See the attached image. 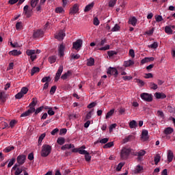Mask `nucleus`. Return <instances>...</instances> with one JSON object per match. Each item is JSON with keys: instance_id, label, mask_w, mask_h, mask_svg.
Instances as JSON below:
<instances>
[{"instance_id": "f257e3e1", "label": "nucleus", "mask_w": 175, "mask_h": 175, "mask_svg": "<svg viewBox=\"0 0 175 175\" xmlns=\"http://www.w3.org/2000/svg\"><path fill=\"white\" fill-rule=\"evenodd\" d=\"M51 146L49 144H44L42 147L41 157H43L44 158H46V157H49V155L51 154Z\"/></svg>"}, {"instance_id": "f03ea898", "label": "nucleus", "mask_w": 175, "mask_h": 175, "mask_svg": "<svg viewBox=\"0 0 175 175\" xmlns=\"http://www.w3.org/2000/svg\"><path fill=\"white\" fill-rule=\"evenodd\" d=\"M129 154H131V150L124 148L120 153L121 159L125 160L128 159V157H129Z\"/></svg>"}, {"instance_id": "7ed1b4c3", "label": "nucleus", "mask_w": 175, "mask_h": 175, "mask_svg": "<svg viewBox=\"0 0 175 175\" xmlns=\"http://www.w3.org/2000/svg\"><path fill=\"white\" fill-rule=\"evenodd\" d=\"M27 159V156L25 154H21L17 157L16 162L19 166L24 165L25 163V160Z\"/></svg>"}, {"instance_id": "20e7f679", "label": "nucleus", "mask_w": 175, "mask_h": 175, "mask_svg": "<svg viewBox=\"0 0 175 175\" xmlns=\"http://www.w3.org/2000/svg\"><path fill=\"white\" fill-rule=\"evenodd\" d=\"M23 14L26 16L27 18H29L32 16V10L29 9V5H26L23 8Z\"/></svg>"}, {"instance_id": "39448f33", "label": "nucleus", "mask_w": 175, "mask_h": 175, "mask_svg": "<svg viewBox=\"0 0 175 175\" xmlns=\"http://www.w3.org/2000/svg\"><path fill=\"white\" fill-rule=\"evenodd\" d=\"M141 98L146 102H152V95L148 93H142L141 94Z\"/></svg>"}, {"instance_id": "423d86ee", "label": "nucleus", "mask_w": 175, "mask_h": 175, "mask_svg": "<svg viewBox=\"0 0 175 175\" xmlns=\"http://www.w3.org/2000/svg\"><path fill=\"white\" fill-rule=\"evenodd\" d=\"M107 75H110V76H115V77L118 76V70H117V68L113 67H109L107 69Z\"/></svg>"}, {"instance_id": "0eeeda50", "label": "nucleus", "mask_w": 175, "mask_h": 175, "mask_svg": "<svg viewBox=\"0 0 175 175\" xmlns=\"http://www.w3.org/2000/svg\"><path fill=\"white\" fill-rule=\"evenodd\" d=\"M81 46H83V40H77L76 42L72 44V49L75 50H80L81 49Z\"/></svg>"}, {"instance_id": "6e6552de", "label": "nucleus", "mask_w": 175, "mask_h": 175, "mask_svg": "<svg viewBox=\"0 0 175 175\" xmlns=\"http://www.w3.org/2000/svg\"><path fill=\"white\" fill-rule=\"evenodd\" d=\"M62 72H64V66H59L55 77V81L59 80Z\"/></svg>"}, {"instance_id": "1a4fd4ad", "label": "nucleus", "mask_w": 175, "mask_h": 175, "mask_svg": "<svg viewBox=\"0 0 175 175\" xmlns=\"http://www.w3.org/2000/svg\"><path fill=\"white\" fill-rule=\"evenodd\" d=\"M18 164H15L14 166L12 167V170H16L14 172V175H20L23 173V167H19Z\"/></svg>"}, {"instance_id": "9d476101", "label": "nucleus", "mask_w": 175, "mask_h": 175, "mask_svg": "<svg viewBox=\"0 0 175 175\" xmlns=\"http://www.w3.org/2000/svg\"><path fill=\"white\" fill-rule=\"evenodd\" d=\"M64 38H65V32L62 30H60L59 33L55 36V38L57 39V40H64Z\"/></svg>"}, {"instance_id": "9b49d317", "label": "nucleus", "mask_w": 175, "mask_h": 175, "mask_svg": "<svg viewBox=\"0 0 175 175\" xmlns=\"http://www.w3.org/2000/svg\"><path fill=\"white\" fill-rule=\"evenodd\" d=\"M76 13H79V5L78 4H75L70 9V14H76Z\"/></svg>"}, {"instance_id": "f8f14e48", "label": "nucleus", "mask_w": 175, "mask_h": 175, "mask_svg": "<svg viewBox=\"0 0 175 175\" xmlns=\"http://www.w3.org/2000/svg\"><path fill=\"white\" fill-rule=\"evenodd\" d=\"M32 113H35V108H31V109H28L25 112H23L21 115V117H28V116H31Z\"/></svg>"}, {"instance_id": "ddd939ff", "label": "nucleus", "mask_w": 175, "mask_h": 175, "mask_svg": "<svg viewBox=\"0 0 175 175\" xmlns=\"http://www.w3.org/2000/svg\"><path fill=\"white\" fill-rule=\"evenodd\" d=\"M142 139L144 142H147L148 140V131L144 130L142 133Z\"/></svg>"}, {"instance_id": "4468645a", "label": "nucleus", "mask_w": 175, "mask_h": 175, "mask_svg": "<svg viewBox=\"0 0 175 175\" xmlns=\"http://www.w3.org/2000/svg\"><path fill=\"white\" fill-rule=\"evenodd\" d=\"M64 51H65V46H64V44H62L59 46V57H64V55H65Z\"/></svg>"}, {"instance_id": "2eb2a0df", "label": "nucleus", "mask_w": 175, "mask_h": 175, "mask_svg": "<svg viewBox=\"0 0 175 175\" xmlns=\"http://www.w3.org/2000/svg\"><path fill=\"white\" fill-rule=\"evenodd\" d=\"M36 105H38V99H36V98H33L31 103L29 105V109H35V106H36Z\"/></svg>"}, {"instance_id": "dca6fc26", "label": "nucleus", "mask_w": 175, "mask_h": 175, "mask_svg": "<svg viewBox=\"0 0 175 175\" xmlns=\"http://www.w3.org/2000/svg\"><path fill=\"white\" fill-rule=\"evenodd\" d=\"M173 158H174V154H173V152L172 150H168L167 152V161L168 163H170L172 161H173Z\"/></svg>"}, {"instance_id": "f3484780", "label": "nucleus", "mask_w": 175, "mask_h": 175, "mask_svg": "<svg viewBox=\"0 0 175 175\" xmlns=\"http://www.w3.org/2000/svg\"><path fill=\"white\" fill-rule=\"evenodd\" d=\"M154 96L157 99H165V98H166V94L164 93L156 92Z\"/></svg>"}, {"instance_id": "a211bd4d", "label": "nucleus", "mask_w": 175, "mask_h": 175, "mask_svg": "<svg viewBox=\"0 0 175 175\" xmlns=\"http://www.w3.org/2000/svg\"><path fill=\"white\" fill-rule=\"evenodd\" d=\"M43 31L37 30L33 32V38H40V36H43Z\"/></svg>"}, {"instance_id": "6ab92c4d", "label": "nucleus", "mask_w": 175, "mask_h": 175, "mask_svg": "<svg viewBox=\"0 0 175 175\" xmlns=\"http://www.w3.org/2000/svg\"><path fill=\"white\" fill-rule=\"evenodd\" d=\"M68 149H70V148H75V145L72 144H65L63 146H62L61 149L63 150V151H65V150H68Z\"/></svg>"}, {"instance_id": "aec40b11", "label": "nucleus", "mask_w": 175, "mask_h": 175, "mask_svg": "<svg viewBox=\"0 0 175 175\" xmlns=\"http://www.w3.org/2000/svg\"><path fill=\"white\" fill-rule=\"evenodd\" d=\"M129 24H131V25H133V27H135L136 23H137V19L136 18V17L133 16L131 18H129Z\"/></svg>"}, {"instance_id": "412c9836", "label": "nucleus", "mask_w": 175, "mask_h": 175, "mask_svg": "<svg viewBox=\"0 0 175 175\" xmlns=\"http://www.w3.org/2000/svg\"><path fill=\"white\" fill-rule=\"evenodd\" d=\"M8 98V94H5L3 92H0V99L1 102L5 103L6 102V99Z\"/></svg>"}, {"instance_id": "4be33fe9", "label": "nucleus", "mask_w": 175, "mask_h": 175, "mask_svg": "<svg viewBox=\"0 0 175 175\" xmlns=\"http://www.w3.org/2000/svg\"><path fill=\"white\" fill-rule=\"evenodd\" d=\"M133 65H135V62H133V60H128V61H125L124 62V66H125V68H128L129 66H132Z\"/></svg>"}, {"instance_id": "5701e85b", "label": "nucleus", "mask_w": 175, "mask_h": 175, "mask_svg": "<svg viewBox=\"0 0 175 175\" xmlns=\"http://www.w3.org/2000/svg\"><path fill=\"white\" fill-rule=\"evenodd\" d=\"M87 61V66H94V65H95V59L94 58L90 57Z\"/></svg>"}, {"instance_id": "b1692460", "label": "nucleus", "mask_w": 175, "mask_h": 175, "mask_svg": "<svg viewBox=\"0 0 175 175\" xmlns=\"http://www.w3.org/2000/svg\"><path fill=\"white\" fill-rule=\"evenodd\" d=\"M70 75H72V72H70V70H68V71H67V72H66L62 75L61 79L62 80H66V79H68V77H69V76H70Z\"/></svg>"}, {"instance_id": "393cba45", "label": "nucleus", "mask_w": 175, "mask_h": 175, "mask_svg": "<svg viewBox=\"0 0 175 175\" xmlns=\"http://www.w3.org/2000/svg\"><path fill=\"white\" fill-rule=\"evenodd\" d=\"M174 130L172 127H167L164 130L165 135H172L173 133Z\"/></svg>"}, {"instance_id": "a878e982", "label": "nucleus", "mask_w": 175, "mask_h": 175, "mask_svg": "<svg viewBox=\"0 0 175 175\" xmlns=\"http://www.w3.org/2000/svg\"><path fill=\"white\" fill-rule=\"evenodd\" d=\"M165 32L168 35H172V33H173V30L172 29V27H170V26H165Z\"/></svg>"}, {"instance_id": "bb28decb", "label": "nucleus", "mask_w": 175, "mask_h": 175, "mask_svg": "<svg viewBox=\"0 0 175 175\" xmlns=\"http://www.w3.org/2000/svg\"><path fill=\"white\" fill-rule=\"evenodd\" d=\"M150 61H154V57H145L141 61L142 64H146V62H150Z\"/></svg>"}, {"instance_id": "cd10ccee", "label": "nucleus", "mask_w": 175, "mask_h": 175, "mask_svg": "<svg viewBox=\"0 0 175 175\" xmlns=\"http://www.w3.org/2000/svg\"><path fill=\"white\" fill-rule=\"evenodd\" d=\"M154 164L158 165L159 162L161 161V155L159 154H157L154 157Z\"/></svg>"}, {"instance_id": "c85d7f7f", "label": "nucleus", "mask_w": 175, "mask_h": 175, "mask_svg": "<svg viewBox=\"0 0 175 175\" xmlns=\"http://www.w3.org/2000/svg\"><path fill=\"white\" fill-rule=\"evenodd\" d=\"M57 143L59 144V146H63L65 144V138L60 137L57 138Z\"/></svg>"}, {"instance_id": "c756f323", "label": "nucleus", "mask_w": 175, "mask_h": 175, "mask_svg": "<svg viewBox=\"0 0 175 175\" xmlns=\"http://www.w3.org/2000/svg\"><path fill=\"white\" fill-rule=\"evenodd\" d=\"M21 54V51L17 50H13L10 51V55H20Z\"/></svg>"}, {"instance_id": "7c9ffc66", "label": "nucleus", "mask_w": 175, "mask_h": 175, "mask_svg": "<svg viewBox=\"0 0 175 175\" xmlns=\"http://www.w3.org/2000/svg\"><path fill=\"white\" fill-rule=\"evenodd\" d=\"M40 71V68H39L38 67H33L31 69V76H33L35 73H38V72Z\"/></svg>"}, {"instance_id": "2f4dec72", "label": "nucleus", "mask_w": 175, "mask_h": 175, "mask_svg": "<svg viewBox=\"0 0 175 175\" xmlns=\"http://www.w3.org/2000/svg\"><path fill=\"white\" fill-rule=\"evenodd\" d=\"M129 126L132 129L133 128H136L137 126V122H136V120H132L129 122Z\"/></svg>"}, {"instance_id": "473e14b6", "label": "nucleus", "mask_w": 175, "mask_h": 175, "mask_svg": "<svg viewBox=\"0 0 175 175\" xmlns=\"http://www.w3.org/2000/svg\"><path fill=\"white\" fill-rule=\"evenodd\" d=\"M94 8V3H92L85 6L84 12H90Z\"/></svg>"}, {"instance_id": "72a5a7b5", "label": "nucleus", "mask_w": 175, "mask_h": 175, "mask_svg": "<svg viewBox=\"0 0 175 175\" xmlns=\"http://www.w3.org/2000/svg\"><path fill=\"white\" fill-rule=\"evenodd\" d=\"M39 3V0H30V5L31 8H36V5Z\"/></svg>"}, {"instance_id": "f704fd0d", "label": "nucleus", "mask_w": 175, "mask_h": 175, "mask_svg": "<svg viewBox=\"0 0 175 175\" xmlns=\"http://www.w3.org/2000/svg\"><path fill=\"white\" fill-rule=\"evenodd\" d=\"M149 87H150V90H157L158 89V85H157L154 82L149 83Z\"/></svg>"}, {"instance_id": "c9c22d12", "label": "nucleus", "mask_w": 175, "mask_h": 175, "mask_svg": "<svg viewBox=\"0 0 175 175\" xmlns=\"http://www.w3.org/2000/svg\"><path fill=\"white\" fill-rule=\"evenodd\" d=\"M43 109H44V107L41 106L37 108L36 109H35L34 116H38V114H39V113H40L43 110Z\"/></svg>"}, {"instance_id": "e433bc0d", "label": "nucleus", "mask_w": 175, "mask_h": 175, "mask_svg": "<svg viewBox=\"0 0 175 175\" xmlns=\"http://www.w3.org/2000/svg\"><path fill=\"white\" fill-rule=\"evenodd\" d=\"M114 114V109H111L109 112L107 113L105 118L107 120V118H110L111 116Z\"/></svg>"}, {"instance_id": "4c0bfd02", "label": "nucleus", "mask_w": 175, "mask_h": 175, "mask_svg": "<svg viewBox=\"0 0 175 175\" xmlns=\"http://www.w3.org/2000/svg\"><path fill=\"white\" fill-rule=\"evenodd\" d=\"M46 137V133H42L38 138V144H42V142H43V139Z\"/></svg>"}, {"instance_id": "58836bf2", "label": "nucleus", "mask_w": 175, "mask_h": 175, "mask_svg": "<svg viewBox=\"0 0 175 175\" xmlns=\"http://www.w3.org/2000/svg\"><path fill=\"white\" fill-rule=\"evenodd\" d=\"M8 126V123L4 121H0V129H5Z\"/></svg>"}, {"instance_id": "ea45409f", "label": "nucleus", "mask_w": 175, "mask_h": 175, "mask_svg": "<svg viewBox=\"0 0 175 175\" xmlns=\"http://www.w3.org/2000/svg\"><path fill=\"white\" fill-rule=\"evenodd\" d=\"M113 146H114V142H108L107 144L104 145L103 148H110L113 147Z\"/></svg>"}, {"instance_id": "a19ab883", "label": "nucleus", "mask_w": 175, "mask_h": 175, "mask_svg": "<svg viewBox=\"0 0 175 175\" xmlns=\"http://www.w3.org/2000/svg\"><path fill=\"white\" fill-rule=\"evenodd\" d=\"M57 61V57L56 56H51L49 57V62L50 64H54Z\"/></svg>"}, {"instance_id": "79ce46f5", "label": "nucleus", "mask_w": 175, "mask_h": 175, "mask_svg": "<svg viewBox=\"0 0 175 175\" xmlns=\"http://www.w3.org/2000/svg\"><path fill=\"white\" fill-rule=\"evenodd\" d=\"M116 3H117V0H110L109 3V8H114Z\"/></svg>"}, {"instance_id": "37998d69", "label": "nucleus", "mask_w": 175, "mask_h": 175, "mask_svg": "<svg viewBox=\"0 0 175 175\" xmlns=\"http://www.w3.org/2000/svg\"><path fill=\"white\" fill-rule=\"evenodd\" d=\"M120 25L118 24H116L114 27L111 29V32H117L120 29Z\"/></svg>"}, {"instance_id": "c03bdc74", "label": "nucleus", "mask_w": 175, "mask_h": 175, "mask_svg": "<svg viewBox=\"0 0 175 175\" xmlns=\"http://www.w3.org/2000/svg\"><path fill=\"white\" fill-rule=\"evenodd\" d=\"M35 53H36V51L35 50H29V49H28L26 51V54H27V55H29V57H31V55H33V54H35Z\"/></svg>"}, {"instance_id": "a18cd8bd", "label": "nucleus", "mask_w": 175, "mask_h": 175, "mask_svg": "<svg viewBox=\"0 0 175 175\" xmlns=\"http://www.w3.org/2000/svg\"><path fill=\"white\" fill-rule=\"evenodd\" d=\"M154 18H155L157 23H161V21H163V18H162V16H161V15H156L154 16Z\"/></svg>"}, {"instance_id": "49530a36", "label": "nucleus", "mask_w": 175, "mask_h": 175, "mask_svg": "<svg viewBox=\"0 0 175 175\" xmlns=\"http://www.w3.org/2000/svg\"><path fill=\"white\" fill-rule=\"evenodd\" d=\"M158 43L157 42H154L153 44L148 45V47L149 49H158Z\"/></svg>"}, {"instance_id": "de8ad7c7", "label": "nucleus", "mask_w": 175, "mask_h": 175, "mask_svg": "<svg viewBox=\"0 0 175 175\" xmlns=\"http://www.w3.org/2000/svg\"><path fill=\"white\" fill-rule=\"evenodd\" d=\"M85 159L86 162H90L91 161V156L90 155V152H87L85 154Z\"/></svg>"}, {"instance_id": "09e8293b", "label": "nucleus", "mask_w": 175, "mask_h": 175, "mask_svg": "<svg viewBox=\"0 0 175 175\" xmlns=\"http://www.w3.org/2000/svg\"><path fill=\"white\" fill-rule=\"evenodd\" d=\"M14 150V146H8L4 149V152H10V151H13Z\"/></svg>"}, {"instance_id": "8fccbe9b", "label": "nucleus", "mask_w": 175, "mask_h": 175, "mask_svg": "<svg viewBox=\"0 0 175 175\" xmlns=\"http://www.w3.org/2000/svg\"><path fill=\"white\" fill-rule=\"evenodd\" d=\"M23 28V22H17L16 24V29L17 30L22 29Z\"/></svg>"}, {"instance_id": "3c124183", "label": "nucleus", "mask_w": 175, "mask_h": 175, "mask_svg": "<svg viewBox=\"0 0 175 175\" xmlns=\"http://www.w3.org/2000/svg\"><path fill=\"white\" fill-rule=\"evenodd\" d=\"M109 57H114V55H117V52L115 51H109L107 53Z\"/></svg>"}, {"instance_id": "603ef678", "label": "nucleus", "mask_w": 175, "mask_h": 175, "mask_svg": "<svg viewBox=\"0 0 175 175\" xmlns=\"http://www.w3.org/2000/svg\"><path fill=\"white\" fill-rule=\"evenodd\" d=\"M55 91H57V86H52L50 90L51 95H54V94H55Z\"/></svg>"}, {"instance_id": "864d4df0", "label": "nucleus", "mask_w": 175, "mask_h": 175, "mask_svg": "<svg viewBox=\"0 0 175 175\" xmlns=\"http://www.w3.org/2000/svg\"><path fill=\"white\" fill-rule=\"evenodd\" d=\"M14 162H16V159L15 158H12L10 161L9 162L8 165V167H12V166H13V165H14Z\"/></svg>"}, {"instance_id": "5fc2aeb1", "label": "nucleus", "mask_w": 175, "mask_h": 175, "mask_svg": "<svg viewBox=\"0 0 175 175\" xmlns=\"http://www.w3.org/2000/svg\"><path fill=\"white\" fill-rule=\"evenodd\" d=\"M21 92L23 94L25 95L28 92V88L27 87H23L22 88Z\"/></svg>"}, {"instance_id": "6e6d98bb", "label": "nucleus", "mask_w": 175, "mask_h": 175, "mask_svg": "<svg viewBox=\"0 0 175 175\" xmlns=\"http://www.w3.org/2000/svg\"><path fill=\"white\" fill-rule=\"evenodd\" d=\"M133 139V135H129L126 138H124V143H127V142H131Z\"/></svg>"}, {"instance_id": "4d7b16f0", "label": "nucleus", "mask_w": 175, "mask_h": 175, "mask_svg": "<svg viewBox=\"0 0 175 175\" xmlns=\"http://www.w3.org/2000/svg\"><path fill=\"white\" fill-rule=\"evenodd\" d=\"M42 83H49L50 81V77H44L41 80Z\"/></svg>"}, {"instance_id": "13d9d810", "label": "nucleus", "mask_w": 175, "mask_h": 175, "mask_svg": "<svg viewBox=\"0 0 175 175\" xmlns=\"http://www.w3.org/2000/svg\"><path fill=\"white\" fill-rule=\"evenodd\" d=\"M23 96H24V94H23V93H21V92L17 93L15 95L16 99H21V98H23Z\"/></svg>"}, {"instance_id": "bf43d9fd", "label": "nucleus", "mask_w": 175, "mask_h": 175, "mask_svg": "<svg viewBox=\"0 0 175 175\" xmlns=\"http://www.w3.org/2000/svg\"><path fill=\"white\" fill-rule=\"evenodd\" d=\"M154 28H152L150 30H148L145 32L146 35H148L149 36H151V35H152V33H154Z\"/></svg>"}, {"instance_id": "052dcab7", "label": "nucleus", "mask_w": 175, "mask_h": 175, "mask_svg": "<svg viewBox=\"0 0 175 175\" xmlns=\"http://www.w3.org/2000/svg\"><path fill=\"white\" fill-rule=\"evenodd\" d=\"M137 157H144V155H146V151L142 150L137 152Z\"/></svg>"}, {"instance_id": "680f3d73", "label": "nucleus", "mask_w": 175, "mask_h": 175, "mask_svg": "<svg viewBox=\"0 0 175 175\" xmlns=\"http://www.w3.org/2000/svg\"><path fill=\"white\" fill-rule=\"evenodd\" d=\"M64 12V8L62 7H57L55 9V12L56 13H62Z\"/></svg>"}, {"instance_id": "e2e57ef3", "label": "nucleus", "mask_w": 175, "mask_h": 175, "mask_svg": "<svg viewBox=\"0 0 175 175\" xmlns=\"http://www.w3.org/2000/svg\"><path fill=\"white\" fill-rule=\"evenodd\" d=\"M136 83L139 84L140 87H143L144 85V81H143L142 79H136Z\"/></svg>"}, {"instance_id": "0e129e2a", "label": "nucleus", "mask_w": 175, "mask_h": 175, "mask_svg": "<svg viewBox=\"0 0 175 175\" xmlns=\"http://www.w3.org/2000/svg\"><path fill=\"white\" fill-rule=\"evenodd\" d=\"M129 54L131 58H135V51L133 49H130Z\"/></svg>"}, {"instance_id": "69168bd1", "label": "nucleus", "mask_w": 175, "mask_h": 175, "mask_svg": "<svg viewBox=\"0 0 175 175\" xmlns=\"http://www.w3.org/2000/svg\"><path fill=\"white\" fill-rule=\"evenodd\" d=\"M142 170H143V167L141 166L140 165H137V167H136L137 173H140Z\"/></svg>"}, {"instance_id": "338daca9", "label": "nucleus", "mask_w": 175, "mask_h": 175, "mask_svg": "<svg viewBox=\"0 0 175 175\" xmlns=\"http://www.w3.org/2000/svg\"><path fill=\"white\" fill-rule=\"evenodd\" d=\"M99 19H98V18L97 17H95L94 18V21H93V24H94V25H96V26H98V25H99Z\"/></svg>"}, {"instance_id": "774afa93", "label": "nucleus", "mask_w": 175, "mask_h": 175, "mask_svg": "<svg viewBox=\"0 0 175 175\" xmlns=\"http://www.w3.org/2000/svg\"><path fill=\"white\" fill-rule=\"evenodd\" d=\"M48 114L49 116H54L55 114V112L53 111V108H49V110H48Z\"/></svg>"}]
</instances>
